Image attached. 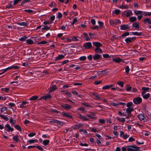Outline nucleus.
Returning <instances> with one entry per match:
<instances>
[{
	"label": "nucleus",
	"instance_id": "obj_1",
	"mask_svg": "<svg viewBox=\"0 0 151 151\" xmlns=\"http://www.w3.org/2000/svg\"><path fill=\"white\" fill-rule=\"evenodd\" d=\"M127 150L128 151H140L139 150V147L134 145L127 146Z\"/></svg>",
	"mask_w": 151,
	"mask_h": 151
},
{
	"label": "nucleus",
	"instance_id": "obj_2",
	"mask_svg": "<svg viewBox=\"0 0 151 151\" xmlns=\"http://www.w3.org/2000/svg\"><path fill=\"white\" fill-rule=\"evenodd\" d=\"M109 22L110 25L112 26L118 25L121 24V23L120 20L117 19L114 20L110 19Z\"/></svg>",
	"mask_w": 151,
	"mask_h": 151
},
{
	"label": "nucleus",
	"instance_id": "obj_3",
	"mask_svg": "<svg viewBox=\"0 0 151 151\" xmlns=\"http://www.w3.org/2000/svg\"><path fill=\"white\" fill-rule=\"evenodd\" d=\"M122 14L123 15H126L127 17H129L130 16L133 15L132 11L130 10H128L127 11H124L123 13Z\"/></svg>",
	"mask_w": 151,
	"mask_h": 151
},
{
	"label": "nucleus",
	"instance_id": "obj_4",
	"mask_svg": "<svg viewBox=\"0 0 151 151\" xmlns=\"http://www.w3.org/2000/svg\"><path fill=\"white\" fill-rule=\"evenodd\" d=\"M142 101V98L140 97H137L133 99V101L136 104H139Z\"/></svg>",
	"mask_w": 151,
	"mask_h": 151
},
{
	"label": "nucleus",
	"instance_id": "obj_5",
	"mask_svg": "<svg viewBox=\"0 0 151 151\" xmlns=\"http://www.w3.org/2000/svg\"><path fill=\"white\" fill-rule=\"evenodd\" d=\"M5 129L8 132H12L14 130V129L10 127V125L9 124H6L5 126Z\"/></svg>",
	"mask_w": 151,
	"mask_h": 151
},
{
	"label": "nucleus",
	"instance_id": "obj_6",
	"mask_svg": "<svg viewBox=\"0 0 151 151\" xmlns=\"http://www.w3.org/2000/svg\"><path fill=\"white\" fill-rule=\"evenodd\" d=\"M78 116L81 119H82L85 121H89L90 119L88 118H86L84 116L82 115L81 114H78Z\"/></svg>",
	"mask_w": 151,
	"mask_h": 151
},
{
	"label": "nucleus",
	"instance_id": "obj_7",
	"mask_svg": "<svg viewBox=\"0 0 151 151\" xmlns=\"http://www.w3.org/2000/svg\"><path fill=\"white\" fill-rule=\"evenodd\" d=\"M129 25L127 24H122L120 27V29L121 30H125L129 29Z\"/></svg>",
	"mask_w": 151,
	"mask_h": 151
},
{
	"label": "nucleus",
	"instance_id": "obj_8",
	"mask_svg": "<svg viewBox=\"0 0 151 151\" xmlns=\"http://www.w3.org/2000/svg\"><path fill=\"white\" fill-rule=\"evenodd\" d=\"M83 46L86 48L90 49L92 47V45L91 42H88L84 43Z\"/></svg>",
	"mask_w": 151,
	"mask_h": 151
},
{
	"label": "nucleus",
	"instance_id": "obj_9",
	"mask_svg": "<svg viewBox=\"0 0 151 151\" xmlns=\"http://www.w3.org/2000/svg\"><path fill=\"white\" fill-rule=\"evenodd\" d=\"M93 44L96 47H99L103 46L102 44L98 42H93Z\"/></svg>",
	"mask_w": 151,
	"mask_h": 151
},
{
	"label": "nucleus",
	"instance_id": "obj_10",
	"mask_svg": "<svg viewBox=\"0 0 151 151\" xmlns=\"http://www.w3.org/2000/svg\"><path fill=\"white\" fill-rule=\"evenodd\" d=\"M101 57V55L98 54H95L93 56V58L95 60H98Z\"/></svg>",
	"mask_w": 151,
	"mask_h": 151
},
{
	"label": "nucleus",
	"instance_id": "obj_11",
	"mask_svg": "<svg viewBox=\"0 0 151 151\" xmlns=\"http://www.w3.org/2000/svg\"><path fill=\"white\" fill-rule=\"evenodd\" d=\"M95 52L97 53H102L103 52L102 50L99 47H96L94 50Z\"/></svg>",
	"mask_w": 151,
	"mask_h": 151
},
{
	"label": "nucleus",
	"instance_id": "obj_12",
	"mask_svg": "<svg viewBox=\"0 0 151 151\" xmlns=\"http://www.w3.org/2000/svg\"><path fill=\"white\" fill-rule=\"evenodd\" d=\"M61 114L64 116L70 118H72V116L70 115L68 113L63 112Z\"/></svg>",
	"mask_w": 151,
	"mask_h": 151
},
{
	"label": "nucleus",
	"instance_id": "obj_13",
	"mask_svg": "<svg viewBox=\"0 0 151 151\" xmlns=\"http://www.w3.org/2000/svg\"><path fill=\"white\" fill-rule=\"evenodd\" d=\"M138 116L139 117V119L141 121H144L145 119L144 115L143 114H140Z\"/></svg>",
	"mask_w": 151,
	"mask_h": 151
},
{
	"label": "nucleus",
	"instance_id": "obj_14",
	"mask_svg": "<svg viewBox=\"0 0 151 151\" xmlns=\"http://www.w3.org/2000/svg\"><path fill=\"white\" fill-rule=\"evenodd\" d=\"M113 86L114 85L112 84L106 85L103 87L102 88L103 90L107 89L110 88Z\"/></svg>",
	"mask_w": 151,
	"mask_h": 151
},
{
	"label": "nucleus",
	"instance_id": "obj_15",
	"mask_svg": "<svg viewBox=\"0 0 151 151\" xmlns=\"http://www.w3.org/2000/svg\"><path fill=\"white\" fill-rule=\"evenodd\" d=\"M113 60L114 62L116 63H119L120 62L122 61V60L119 58H113Z\"/></svg>",
	"mask_w": 151,
	"mask_h": 151
},
{
	"label": "nucleus",
	"instance_id": "obj_16",
	"mask_svg": "<svg viewBox=\"0 0 151 151\" xmlns=\"http://www.w3.org/2000/svg\"><path fill=\"white\" fill-rule=\"evenodd\" d=\"M134 38H125L124 41L127 43H129L134 40Z\"/></svg>",
	"mask_w": 151,
	"mask_h": 151
},
{
	"label": "nucleus",
	"instance_id": "obj_17",
	"mask_svg": "<svg viewBox=\"0 0 151 151\" xmlns=\"http://www.w3.org/2000/svg\"><path fill=\"white\" fill-rule=\"evenodd\" d=\"M143 22L144 24H146L147 22L149 24H151V20L150 18H147L145 19L143 21Z\"/></svg>",
	"mask_w": 151,
	"mask_h": 151
},
{
	"label": "nucleus",
	"instance_id": "obj_18",
	"mask_svg": "<svg viewBox=\"0 0 151 151\" xmlns=\"http://www.w3.org/2000/svg\"><path fill=\"white\" fill-rule=\"evenodd\" d=\"M137 20V18L135 17H132L129 18V20L131 22H133L136 21Z\"/></svg>",
	"mask_w": 151,
	"mask_h": 151
},
{
	"label": "nucleus",
	"instance_id": "obj_19",
	"mask_svg": "<svg viewBox=\"0 0 151 151\" xmlns=\"http://www.w3.org/2000/svg\"><path fill=\"white\" fill-rule=\"evenodd\" d=\"M133 109L132 108H128L126 109V112L129 114H130L131 112L133 111Z\"/></svg>",
	"mask_w": 151,
	"mask_h": 151
},
{
	"label": "nucleus",
	"instance_id": "obj_20",
	"mask_svg": "<svg viewBox=\"0 0 151 151\" xmlns=\"http://www.w3.org/2000/svg\"><path fill=\"white\" fill-rule=\"evenodd\" d=\"M51 98V96L50 94H48L42 97V98H43V99H45V101L48 99H50Z\"/></svg>",
	"mask_w": 151,
	"mask_h": 151
},
{
	"label": "nucleus",
	"instance_id": "obj_21",
	"mask_svg": "<svg viewBox=\"0 0 151 151\" xmlns=\"http://www.w3.org/2000/svg\"><path fill=\"white\" fill-rule=\"evenodd\" d=\"M17 24L21 26H26L28 25V24L27 23L25 22H18Z\"/></svg>",
	"mask_w": 151,
	"mask_h": 151
},
{
	"label": "nucleus",
	"instance_id": "obj_22",
	"mask_svg": "<svg viewBox=\"0 0 151 151\" xmlns=\"http://www.w3.org/2000/svg\"><path fill=\"white\" fill-rule=\"evenodd\" d=\"M63 108L66 109H69L71 108V107L70 105L68 104H65L64 105H62L61 106Z\"/></svg>",
	"mask_w": 151,
	"mask_h": 151
},
{
	"label": "nucleus",
	"instance_id": "obj_23",
	"mask_svg": "<svg viewBox=\"0 0 151 151\" xmlns=\"http://www.w3.org/2000/svg\"><path fill=\"white\" fill-rule=\"evenodd\" d=\"M0 116L6 121H8L9 119L6 115H0Z\"/></svg>",
	"mask_w": 151,
	"mask_h": 151
},
{
	"label": "nucleus",
	"instance_id": "obj_24",
	"mask_svg": "<svg viewBox=\"0 0 151 151\" xmlns=\"http://www.w3.org/2000/svg\"><path fill=\"white\" fill-rule=\"evenodd\" d=\"M93 95L96 97L97 100H99L101 99L99 96L96 93H92Z\"/></svg>",
	"mask_w": 151,
	"mask_h": 151
},
{
	"label": "nucleus",
	"instance_id": "obj_25",
	"mask_svg": "<svg viewBox=\"0 0 151 151\" xmlns=\"http://www.w3.org/2000/svg\"><path fill=\"white\" fill-rule=\"evenodd\" d=\"M132 26L134 27L136 29H139V24L138 23L135 22L133 23L132 24Z\"/></svg>",
	"mask_w": 151,
	"mask_h": 151
},
{
	"label": "nucleus",
	"instance_id": "obj_26",
	"mask_svg": "<svg viewBox=\"0 0 151 151\" xmlns=\"http://www.w3.org/2000/svg\"><path fill=\"white\" fill-rule=\"evenodd\" d=\"M57 88V86L54 85L53 86L50 88V90H49V92H51L52 91H54L55 90H56Z\"/></svg>",
	"mask_w": 151,
	"mask_h": 151
},
{
	"label": "nucleus",
	"instance_id": "obj_27",
	"mask_svg": "<svg viewBox=\"0 0 151 151\" xmlns=\"http://www.w3.org/2000/svg\"><path fill=\"white\" fill-rule=\"evenodd\" d=\"M9 122L12 125H14L16 123V121L13 120V118L12 117H11L10 118Z\"/></svg>",
	"mask_w": 151,
	"mask_h": 151
},
{
	"label": "nucleus",
	"instance_id": "obj_28",
	"mask_svg": "<svg viewBox=\"0 0 151 151\" xmlns=\"http://www.w3.org/2000/svg\"><path fill=\"white\" fill-rule=\"evenodd\" d=\"M117 120L120 122H123L125 121V119L124 118H120L119 117H117L116 118Z\"/></svg>",
	"mask_w": 151,
	"mask_h": 151
},
{
	"label": "nucleus",
	"instance_id": "obj_29",
	"mask_svg": "<svg viewBox=\"0 0 151 151\" xmlns=\"http://www.w3.org/2000/svg\"><path fill=\"white\" fill-rule=\"evenodd\" d=\"M38 97L37 96H32L29 99V100L34 101L38 99Z\"/></svg>",
	"mask_w": 151,
	"mask_h": 151
},
{
	"label": "nucleus",
	"instance_id": "obj_30",
	"mask_svg": "<svg viewBox=\"0 0 151 151\" xmlns=\"http://www.w3.org/2000/svg\"><path fill=\"white\" fill-rule=\"evenodd\" d=\"M72 93L74 95L80 97H81V94H78V93L76 91H73Z\"/></svg>",
	"mask_w": 151,
	"mask_h": 151
},
{
	"label": "nucleus",
	"instance_id": "obj_31",
	"mask_svg": "<svg viewBox=\"0 0 151 151\" xmlns=\"http://www.w3.org/2000/svg\"><path fill=\"white\" fill-rule=\"evenodd\" d=\"M143 12H142L141 11L138 10V11H134V13L136 15H138V14H142ZM145 12H144L145 13Z\"/></svg>",
	"mask_w": 151,
	"mask_h": 151
},
{
	"label": "nucleus",
	"instance_id": "obj_32",
	"mask_svg": "<svg viewBox=\"0 0 151 151\" xmlns=\"http://www.w3.org/2000/svg\"><path fill=\"white\" fill-rule=\"evenodd\" d=\"M83 125L81 124H78L76 125L74 127V128L75 129H78L79 128L82 127Z\"/></svg>",
	"mask_w": 151,
	"mask_h": 151
},
{
	"label": "nucleus",
	"instance_id": "obj_33",
	"mask_svg": "<svg viewBox=\"0 0 151 151\" xmlns=\"http://www.w3.org/2000/svg\"><path fill=\"white\" fill-rule=\"evenodd\" d=\"M55 17L54 15H52L50 17L49 19L50 21V22L51 24L53 23V21L55 20Z\"/></svg>",
	"mask_w": 151,
	"mask_h": 151
},
{
	"label": "nucleus",
	"instance_id": "obj_34",
	"mask_svg": "<svg viewBox=\"0 0 151 151\" xmlns=\"http://www.w3.org/2000/svg\"><path fill=\"white\" fill-rule=\"evenodd\" d=\"M14 127L19 131H21V129L20 126L19 125H15L14 126Z\"/></svg>",
	"mask_w": 151,
	"mask_h": 151
},
{
	"label": "nucleus",
	"instance_id": "obj_35",
	"mask_svg": "<svg viewBox=\"0 0 151 151\" xmlns=\"http://www.w3.org/2000/svg\"><path fill=\"white\" fill-rule=\"evenodd\" d=\"M64 57V56L63 55H59L56 58L55 60H60L63 58Z\"/></svg>",
	"mask_w": 151,
	"mask_h": 151
},
{
	"label": "nucleus",
	"instance_id": "obj_36",
	"mask_svg": "<svg viewBox=\"0 0 151 151\" xmlns=\"http://www.w3.org/2000/svg\"><path fill=\"white\" fill-rule=\"evenodd\" d=\"M132 34L133 35L137 36L141 35L142 34V33L141 32H132Z\"/></svg>",
	"mask_w": 151,
	"mask_h": 151
},
{
	"label": "nucleus",
	"instance_id": "obj_37",
	"mask_svg": "<svg viewBox=\"0 0 151 151\" xmlns=\"http://www.w3.org/2000/svg\"><path fill=\"white\" fill-rule=\"evenodd\" d=\"M26 42L28 44H31L33 43V41L30 39H29L26 40Z\"/></svg>",
	"mask_w": 151,
	"mask_h": 151
},
{
	"label": "nucleus",
	"instance_id": "obj_38",
	"mask_svg": "<svg viewBox=\"0 0 151 151\" xmlns=\"http://www.w3.org/2000/svg\"><path fill=\"white\" fill-rule=\"evenodd\" d=\"M24 11L25 12H27L28 13H29L30 14L32 13L34 11L33 10L28 9H25L23 11V12Z\"/></svg>",
	"mask_w": 151,
	"mask_h": 151
},
{
	"label": "nucleus",
	"instance_id": "obj_39",
	"mask_svg": "<svg viewBox=\"0 0 151 151\" xmlns=\"http://www.w3.org/2000/svg\"><path fill=\"white\" fill-rule=\"evenodd\" d=\"M50 27H48L47 26L45 25L42 28V29L48 30L50 29Z\"/></svg>",
	"mask_w": 151,
	"mask_h": 151
},
{
	"label": "nucleus",
	"instance_id": "obj_40",
	"mask_svg": "<svg viewBox=\"0 0 151 151\" xmlns=\"http://www.w3.org/2000/svg\"><path fill=\"white\" fill-rule=\"evenodd\" d=\"M50 141L48 140H45L43 141V144L46 145H47L49 143Z\"/></svg>",
	"mask_w": 151,
	"mask_h": 151
},
{
	"label": "nucleus",
	"instance_id": "obj_41",
	"mask_svg": "<svg viewBox=\"0 0 151 151\" xmlns=\"http://www.w3.org/2000/svg\"><path fill=\"white\" fill-rule=\"evenodd\" d=\"M37 140L35 139H29L27 141L28 143H29V144L34 143Z\"/></svg>",
	"mask_w": 151,
	"mask_h": 151
},
{
	"label": "nucleus",
	"instance_id": "obj_42",
	"mask_svg": "<svg viewBox=\"0 0 151 151\" xmlns=\"http://www.w3.org/2000/svg\"><path fill=\"white\" fill-rule=\"evenodd\" d=\"M98 23L99 24V26L100 28L102 27L104 24V23L103 22L100 21H99L98 22Z\"/></svg>",
	"mask_w": 151,
	"mask_h": 151
},
{
	"label": "nucleus",
	"instance_id": "obj_43",
	"mask_svg": "<svg viewBox=\"0 0 151 151\" xmlns=\"http://www.w3.org/2000/svg\"><path fill=\"white\" fill-rule=\"evenodd\" d=\"M121 12V11L119 9H116L114 11V13L116 15H118Z\"/></svg>",
	"mask_w": 151,
	"mask_h": 151
},
{
	"label": "nucleus",
	"instance_id": "obj_44",
	"mask_svg": "<svg viewBox=\"0 0 151 151\" xmlns=\"http://www.w3.org/2000/svg\"><path fill=\"white\" fill-rule=\"evenodd\" d=\"M125 72L127 73H128L129 70L130 69L129 68V66H127L125 68Z\"/></svg>",
	"mask_w": 151,
	"mask_h": 151
},
{
	"label": "nucleus",
	"instance_id": "obj_45",
	"mask_svg": "<svg viewBox=\"0 0 151 151\" xmlns=\"http://www.w3.org/2000/svg\"><path fill=\"white\" fill-rule=\"evenodd\" d=\"M13 139L14 141H15L16 142H17L18 141V135H16L13 137Z\"/></svg>",
	"mask_w": 151,
	"mask_h": 151
},
{
	"label": "nucleus",
	"instance_id": "obj_46",
	"mask_svg": "<svg viewBox=\"0 0 151 151\" xmlns=\"http://www.w3.org/2000/svg\"><path fill=\"white\" fill-rule=\"evenodd\" d=\"M129 35V32H126L123 33L122 35V37H126V36H127L128 35Z\"/></svg>",
	"mask_w": 151,
	"mask_h": 151
},
{
	"label": "nucleus",
	"instance_id": "obj_47",
	"mask_svg": "<svg viewBox=\"0 0 151 151\" xmlns=\"http://www.w3.org/2000/svg\"><path fill=\"white\" fill-rule=\"evenodd\" d=\"M117 83L120 86H121V87H122L124 86V83L123 82L121 81H119Z\"/></svg>",
	"mask_w": 151,
	"mask_h": 151
},
{
	"label": "nucleus",
	"instance_id": "obj_48",
	"mask_svg": "<svg viewBox=\"0 0 151 151\" xmlns=\"http://www.w3.org/2000/svg\"><path fill=\"white\" fill-rule=\"evenodd\" d=\"M21 0H14L13 3V5H16L19 2L21 1Z\"/></svg>",
	"mask_w": 151,
	"mask_h": 151
},
{
	"label": "nucleus",
	"instance_id": "obj_49",
	"mask_svg": "<svg viewBox=\"0 0 151 151\" xmlns=\"http://www.w3.org/2000/svg\"><path fill=\"white\" fill-rule=\"evenodd\" d=\"M149 96H150V94L149 93H147V94L144 95L142 96H143V97L144 99H147L149 97Z\"/></svg>",
	"mask_w": 151,
	"mask_h": 151
},
{
	"label": "nucleus",
	"instance_id": "obj_50",
	"mask_svg": "<svg viewBox=\"0 0 151 151\" xmlns=\"http://www.w3.org/2000/svg\"><path fill=\"white\" fill-rule=\"evenodd\" d=\"M99 122L102 124H104L105 123V121L104 119H100L99 120Z\"/></svg>",
	"mask_w": 151,
	"mask_h": 151
},
{
	"label": "nucleus",
	"instance_id": "obj_51",
	"mask_svg": "<svg viewBox=\"0 0 151 151\" xmlns=\"http://www.w3.org/2000/svg\"><path fill=\"white\" fill-rule=\"evenodd\" d=\"M86 58L85 56H83L79 58V60H86Z\"/></svg>",
	"mask_w": 151,
	"mask_h": 151
},
{
	"label": "nucleus",
	"instance_id": "obj_52",
	"mask_svg": "<svg viewBox=\"0 0 151 151\" xmlns=\"http://www.w3.org/2000/svg\"><path fill=\"white\" fill-rule=\"evenodd\" d=\"M47 41H42L41 42H39L38 43V44H45L47 43Z\"/></svg>",
	"mask_w": 151,
	"mask_h": 151
},
{
	"label": "nucleus",
	"instance_id": "obj_53",
	"mask_svg": "<svg viewBox=\"0 0 151 151\" xmlns=\"http://www.w3.org/2000/svg\"><path fill=\"white\" fill-rule=\"evenodd\" d=\"M150 88L148 87H142V89L145 91H147Z\"/></svg>",
	"mask_w": 151,
	"mask_h": 151
},
{
	"label": "nucleus",
	"instance_id": "obj_54",
	"mask_svg": "<svg viewBox=\"0 0 151 151\" xmlns=\"http://www.w3.org/2000/svg\"><path fill=\"white\" fill-rule=\"evenodd\" d=\"M91 23L93 25H95L96 23L95 20L93 19H91Z\"/></svg>",
	"mask_w": 151,
	"mask_h": 151
},
{
	"label": "nucleus",
	"instance_id": "obj_55",
	"mask_svg": "<svg viewBox=\"0 0 151 151\" xmlns=\"http://www.w3.org/2000/svg\"><path fill=\"white\" fill-rule=\"evenodd\" d=\"M129 137V135L127 134H124L123 135L122 137L124 139H126L128 137Z\"/></svg>",
	"mask_w": 151,
	"mask_h": 151
},
{
	"label": "nucleus",
	"instance_id": "obj_56",
	"mask_svg": "<svg viewBox=\"0 0 151 151\" xmlns=\"http://www.w3.org/2000/svg\"><path fill=\"white\" fill-rule=\"evenodd\" d=\"M99 27V26H96L94 27H91V28L93 29H96L98 30V28Z\"/></svg>",
	"mask_w": 151,
	"mask_h": 151
},
{
	"label": "nucleus",
	"instance_id": "obj_57",
	"mask_svg": "<svg viewBox=\"0 0 151 151\" xmlns=\"http://www.w3.org/2000/svg\"><path fill=\"white\" fill-rule=\"evenodd\" d=\"M58 17L59 19H60L62 17V14L60 12H58Z\"/></svg>",
	"mask_w": 151,
	"mask_h": 151
},
{
	"label": "nucleus",
	"instance_id": "obj_58",
	"mask_svg": "<svg viewBox=\"0 0 151 151\" xmlns=\"http://www.w3.org/2000/svg\"><path fill=\"white\" fill-rule=\"evenodd\" d=\"M50 110L51 112L54 113H59V111L55 109H51Z\"/></svg>",
	"mask_w": 151,
	"mask_h": 151
},
{
	"label": "nucleus",
	"instance_id": "obj_59",
	"mask_svg": "<svg viewBox=\"0 0 151 151\" xmlns=\"http://www.w3.org/2000/svg\"><path fill=\"white\" fill-rule=\"evenodd\" d=\"M6 108L5 107H3L1 108V113H3L4 111H6Z\"/></svg>",
	"mask_w": 151,
	"mask_h": 151
},
{
	"label": "nucleus",
	"instance_id": "obj_60",
	"mask_svg": "<svg viewBox=\"0 0 151 151\" xmlns=\"http://www.w3.org/2000/svg\"><path fill=\"white\" fill-rule=\"evenodd\" d=\"M134 141V139L132 137H129L128 139V141L129 142H132Z\"/></svg>",
	"mask_w": 151,
	"mask_h": 151
},
{
	"label": "nucleus",
	"instance_id": "obj_61",
	"mask_svg": "<svg viewBox=\"0 0 151 151\" xmlns=\"http://www.w3.org/2000/svg\"><path fill=\"white\" fill-rule=\"evenodd\" d=\"M36 134L34 133H31L28 134V136L29 137H32L35 135Z\"/></svg>",
	"mask_w": 151,
	"mask_h": 151
},
{
	"label": "nucleus",
	"instance_id": "obj_62",
	"mask_svg": "<svg viewBox=\"0 0 151 151\" xmlns=\"http://www.w3.org/2000/svg\"><path fill=\"white\" fill-rule=\"evenodd\" d=\"M77 22V20L76 18H74L73 20L72 24H74L76 22Z\"/></svg>",
	"mask_w": 151,
	"mask_h": 151
},
{
	"label": "nucleus",
	"instance_id": "obj_63",
	"mask_svg": "<svg viewBox=\"0 0 151 151\" xmlns=\"http://www.w3.org/2000/svg\"><path fill=\"white\" fill-rule=\"evenodd\" d=\"M13 5V4H10L8 5H6V8L8 9L12 8Z\"/></svg>",
	"mask_w": 151,
	"mask_h": 151
},
{
	"label": "nucleus",
	"instance_id": "obj_64",
	"mask_svg": "<svg viewBox=\"0 0 151 151\" xmlns=\"http://www.w3.org/2000/svg\"><path fill=\"white\" fill-rule=\"evenodd\" d=\"M132 104V102H130L128 103L127 104V107H129L131 106Z\"/></svg>",
	"mask_w": 151,
	"mask_h": 151
}]
</instances>
